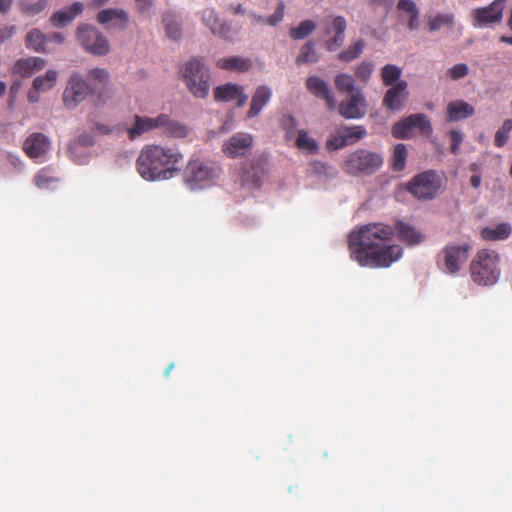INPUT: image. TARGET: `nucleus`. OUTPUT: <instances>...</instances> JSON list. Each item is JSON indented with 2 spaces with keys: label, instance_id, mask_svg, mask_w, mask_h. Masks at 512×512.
<instances>
[{
  "label": "nucleus",
  "instance_id": "obj_21",
  "mask_svg": "<svg viewBox=\"0 0 512 512\" xmlns=\"http://www.w3.org/2000/svg\"><path fill=\"white\" fill-rule=\"evenodd\" d=\"M162 128L167 137L183 139L189 136L190 129L184 123L171 119L169 115L161 113L157 116V129Z\"/></svg>",
  "mask_w": 512,
  "mask_h": 512
},
{
  "label": "nucleus",
  "instance_id": "obj_37",
  "mask_svg": "<svg viewBox=\"0 0 512 512\" xmlns=\"http://www.w3.org/2000/svg\"><path fill=\"white\" fill-rule=\"evenodd\" d=\"M163 24L169 38L177 40L182 35L180 23L173 14L167 13L163 16Z\"/></svg>",
  "mask_w": 512,
  "mask_h": 512
},
{
  "label": "nucleus",
  "instance_id": "obj_39",
  "mask_svg": "<svg viewBox=\"0 0 512 512\" xmlns=\"http://www.w3.org/2000/svg\"><path fill=\"white\" fill-rule=\"evenodd\" d=\"M316 28V24L312 20H304L297 27L291 28L289 35L294 40L304 39L310 35Z\"/></svg>",
  "mask_w": 512,
  "mask_h": 512
},
{
  "label": "nucleus",
  "instance_id": "obj_11",
  "mask_svg": "<svg viewBox=\"0 0 512 512\" xmlns=\"http://www.w3.org/2000/svg\"><path fill=\"white\" fill-rule=\"evenodd\" d=\"M90 82L91 95L95 97L98 105L107 103L113 96L110 85V73L105 68H92L87 73Z\"/></svg>",
  "mask_w": 512,
  "mask_h": 512
},
{
  "label": "nucleus",
  "instance_id": "obj_24",
  "mask_svg": "<svg viewBox=\"0 0 512 512\" xmlns=\"http://www.w3.org/2000/svg\"><path fill=\"white\" fill-rule=\"evenodd\" d=\"M347 22L343 16H335L332 18L330 25L326 26L325 34L335 32V35L326 42V48L332 52L337 50L344 43V32Z\"/></svg>",
  "mask_w": 512,
  "mask_h": 512
},
{
  "label": "nucleus",
  "instance_id": "obj_38",
  "mask_svg": "<svg viewBox=\"0 0 512 512\" xmlns=\"http://www.w3.org/2000/svg\"><path fill=\"white\" fill-rule=\"evenodd\" d=\"M402 74L401 68L394 64H387L382 68L381 78L383 84L386 86H393L396 84Z\"/></svg>",
  "mask_w": 512,
  "mask_h": 512
},
{
  "label": "nucleus",
  "instance_id": "obj_54",
  "mask_svg": "<svg viewBox=\"0 0 512 512\" xmlns=\"http://www.w3.org/2000/svg\"><path fill=\"white\" fill-rule=\"evenodd\" d=\"M16 32L15 25H5L0 28V44L10 39Z\"/></svg>",
  "mask_w": 512,
  "mask_h": 512
},
{
  "label": "nucleus",
  "instance_id": "obj_64",
  "mask_svg": "<svg viewBox=\"0 0 512 512\" xmlns=\"http://www.w3.org/2000/svg\"><path fill=\"white\" fill-rule=\"evenodd\" d=\"M12 1L13 0H0V12L6 13L9 10Z\"/></svg>",
  "mask_w": 512,
  "mask_h": 512
},
{
  "label": "nucleus",
  "instance_id": "obj_4",
  "mask_svg": "<svg viewBox=\"0 0 512 512\" xmlns=\"http://www.w3.org/2000/svg\"><path fill=\"white\" fill-rule=\"evenodd\" d=\"M383 155L359 148L348 154L342 163V170L351 176L372 175L383 165Z\"/></svg>",
  "mask_w": 512,
  "mask_h": 512
},
{
  "label": "nucleus",
  "instance_id": "obj_8",
  "mask_svg": "<svg viewBox=\"0 0 512 512\" xmlns=\"http://www.w3.org/2000/svg\"><path fill=\"white\" fill-rule=\"evenodd\" d=\"M472 245L468 242L462 244L448 243L438 254V266L450 275H456L467 262Z\"/></svg>",
  "mask_w": 512,
  "mask_h": 512
},
{
  "label": "nucleus",
  "instance_id": "obj_5",
  "mask_svg": "<svg viewBox=\"0 0 512 512\" xmlns=\"http://www.w3.org/2000/svg\"><path fill=\"white\" fill-rule=\"evenodd\" d=\"M183 78L189 91L198 98H206L210 89V73L201 58H193L183 67Z\"/></svg>",
  "mask_w": 512,
  "mask_h": 512
},
{
  "label": "nucleus",
  "instance_id": "obj_31",
  "mask_svg": "<svg viewBox=\"0 0 512 512\" xmlns=\"http://www.w3.org/2000/svg\"><path fill=\"white\" fill-rule=\"evenodd\" d=\"M48 43V36L43 34L38 29H32L26 35V46L32 48L37 52H47L46 44Z\"/></svg>",
  "mask_w": 512,
  "mask_h": 512
},
{
  "label": "nucleus",
  "instance_id": "obj_12",
  "mask_svg": "<svg viewBox=\"0 0 512 512\" xmlns=\"http://www.w3.org/2000/svg\"><path fill=\"white\" fill-rule=\"evenodd\" d=\"M91 94L89 83L78 73L70 76L64 89L62 99L67 109H74Z\"/></svg>",
  "mask_w": 512,
  "mask_h": 512
},
{
  "label": "nucleus",
  "instance_id": "obj_20",
  "mask_svg": "<svg viewBox=\"0 0 512 512\" xmlns=\"http://www.w3.org/2000/svg\"><path fill=\"white\" fill-rule=\"evenodd\" d=\"M307 90L319 99H323L328 110L336 108V99L328 83L318 76H310L305 82Z\"/></svg>",
  "mask_w": 512,
  "mask_h": 512
},
{
  "label": "nucleus",
  "instance_id": "obj_52",
  "mask_svg": "<svg viewBox=\"0 0 512 512\" xmlns=\"http://www.w3.org/2000/svg\"><path fill=\"white\" fill-rule=\"evenodd\" d=\"M280 125H281L282 129L287 132V134H292L293 131L296 129L297 123L293 116L284 115L280 119Z\"/></svg>",
  "mask_w": 512,
  "mask_h": 512
},
{
  "label": "nucleus",
  "instance_id": "obj_46",
  "mask_svg": "<svg viewBox=\"0 0 512 512\" xmlns=\"http://www.w3.org/2000/svg\"><path fill=\"white\" fill-rule=\"evenodd\" d=\"M14 73L27 78L34 74L32 57L19 59L14 66Z\"/></svg>",
  "mask_w": 512,
  "mask_h": 512
},
{
  "label": "nucleus",
  "instance_id": "obj_28",
  "mask_svg": "<svg viewBox=\"0 0 512 512\" xmlns=\"http://www.w3.org/2000/svg\"><path fill=\"white\" fill-rule=\"evenodd\" d=\"M216 66L228 71L246 72L251 68V61L247 58L231 56L220 58L217 60Z\"/></svg>",
  "mask_w": 512,
  "mask_h": 512
},
{
  "label": "nucleus",
  "instance_id": "obj_15",
  "mask_svg": "<svg viewBox=\"0 0 512 512\" xmlns=\"http://www.w3.org/2000/svg\"><path fill=\"white\" fill-rule=\"evenodd\" d=\"M254 138L251 134L238 132L224 141L222 152L231 159L245 157L253 146Z\"/></svg>",
  "mask_w": 512,
  "mask_h": 512
},
{
  "label": "nucleus",
  "instance_id": "obj_48",
  "mask_svg": "<svg viewBox=\"0 0 512 512\" xmlns=\"http://www.w3.org/2000/svg\"><path fill=\"white\" fill-rule=\"evenodd\" d=\"M468 72H469L468 66L464 63H459V64H456L453 67H451L447 71V74L449 75V77L452 80H458V79L465 77L468 74Z\"/></svg>",
  "mask_w": 512,
  "mask_h": 512
},
{
  "label": "nucleus",
  "instance_id": "obj_13",
  "mask_svg": "<svg viewBox=\"0 0 512 512\" xmlns=\"http://www.w3.org/2000/svg\"><path fill=\"white\" fill-rule=\"evenodd\" d=\"M506 1L494 0L488 6L475 8L472 11L473 26L482 28L501 22Z\"/></svg>",
  "mask_w": 512,
  "mask_h": 512
},
{
  "label": "nucleus",
  "instance_id": "obj_42",
  "mask_svg": "<svg viewBox=\"0 0 512 512\" xmlns=\"http://www.w3.org/2000/svg\"><path fill=\"white\" fill-rule=\"evenodd\" d=\"M259 166L260 162L257 161H248L243 163L242 165V173H243V179L245 181H250L253 183H256L260 178V172H259Z\"/></svg>",
  "mask_w": 512,
  "mask_h": 512
},
{
  "label": "nucleus",
  "instance_id": "obj_45",
  "mask_svg": "<svg viewBox=\"0 0 512 512\" xmlns=\"http://www.w3.org/2000/svg\"><path fill=\"white\" fill-rule=\"evenodd\" d=\"M454 21L453 14H437L429 19L428 27L431 32L439 30L444 25H452Z\"/></svg>",
  "mask_w": 512,
  "mask_h": 512
},
{
  "label": "nucleus",
  "instance_id": "obj_29",
  "mask_svg": "<svg viewBox=\"0 0 512 512\" xmlns=\"http://www.w3.org/2000/svg\"><path fill=\"white\" fill-rule=\"evenodd\" d=\"M512 233V226L509 223H500L496 227H485L481 230V237L488 241L507 239Z\"/></svg>",
  "mask_w": 512,
  "mask_h": 512
},
{
  "label": "nucleus",
  "instance_id": "obj_53",
  "mask_svg": "<svg viewBox=\"0 0 512 512\" xmlns=\"http://www.w3.org/2000/svg\"><path fill=\"white\" fill-rule=\"evenodd\" d=\"M284 17V4L281 2L276 8L275 12L267 18V23L271 26L281 22Z\"/></svg>",
  "mask_w": 512,
  "mask_h": 512
},
{
  "label": "nucleus",
  "instance_id": "obj_57",
  "mask_svg": "<svg viewBox=\"0 0 512 512\" xmlns=\"http://www.w3.org/2000/svg\"><path fill=\"white\" fill-rule=\"evenodd\" d=\"M312 166H313V169L316 172L325 173V174H328L330 169H331V167L327 163H324V162H321V161L313 162Z\"/></svg>",
  "mask_w": 512,
  "mask_h": 512
},
{
  "label": "nucleus",
  "instance_id": "obj_3",
  "mask_svg": "<svg viewBox=\"0 0 512 512\" xmlns=\"http://www.w3.org/2000/svg\"><path fill=\"white\" fill-rule=\"evenodd\" d=\"M472 280L478 285H493L500 276L499 255L493 250L482 249L470 263Z\"/></svg>",
  "mask_w": 512,
  "mask_h": 512
},
{
  "label": "nucleus",
  "instance_id": "obj_27",
  "mask_svg": "<svg viewBox=\"0 0 512 512\" xmlns=\"http://www.w3.org/2000/svg\"><path fill=\"white\" fill-rule=\"evenodd\" d=\"M447 120L457 122L471 117L474 114V108L464 100L452 101L447 105Z\"/></svg>",
  "mask_w": 512,
  "mask_h": 512
},
{
  "label": "nucleus",
  "instance_id": "obj_60",
  "mask_svg": "<svg viewBox=\"0 0 512 512\" xmlns=\"http://www.w3.org/2000/svg\"><path fill=\"white\" fill-rule=\"evenodd\" d=\"M32 61L34 73L42 70L46 65V61L40 57H32Z\"/></svg>",
  "mask_w": 512,
  "mask_h": 512
},
{
  "label": "nucleus",
  "instance_id": "obj_30",
  "mask_svg": "<svg viewBox=\"0 0 512 512\" xmlns=\"http://www.w3.org/2000/svg\"><path fill=\"white\" fill-rule=\"evenodd\" d=\"M339 131L347 146L355 144L367 135V131L362 125L345 126Z\"/></svg>",
  "mask_w": 512,
  "mask_h": 512
},
{
  "label": "nucleus",
  "instance_id": "obj_61",
  "mask_svg": "<svg viewBox=\"0 0 512 512\" xmlns=\"http://www.w3.org/2000/svg\"><path fill=\"white\" fill-rule=\"evenodd\" d=\"M138 9L142 12L148 11L152 7V0H135Z\"/></svg>",
  "mask_w": 512,
  "mask_h": 512
},
{
  "label": "nucleus",
  "instance_id": "obj_23",
  "mask_svg": "<svg viewBox=\"0 0 512 512\" xmlns=\"http://www.w3.org/2000/svg\"><path fill=\"white\" fill-rule=\"evenodd\" d=\"M96 19L99 24H111L114 28L125 30L128 26L129 15L124 9L109 8L99 11Z\"/></svg>",
  "mask_w": 512,
  "mask_h": 512
},
{
  "label": "nucleus",
  "instance_id": "obj_63",
  "mask_svg": "<svg viewBox=\"0 0 512 512\" xmlns=\"http://www.w3.org/2000/svg\"><path fill=\"white\" fill-rule=\"evenodd\" d=\"M470 184L473 188H478L481 185V176L479 174H474L470 178Z\"/></svg>",
  "mask_w": 512,
  "mask_h": 512
},
{
  "label": "nucleus",
  "instance_id": "obj_18",
  "mask_svg": "<svg viewBox=\"0 0 512 512\" xmlns=\"http://www.w3.org/2000/svg\"><path fill=\"white\" fill-rule=\"evenodd\" d=\"M50 146V140L45 134L32 133L23 142L22 149L29 158L35 160L45 157Z\"/></svg>",
  "mask_w": 512,
  "mask_h": 512
},
{
  "label": "nucleus",
  "instance_id": "obj_49",
  "mask_svg": "<svg viewBox=\"0 0 512 512\" xmlns=\"http://www.w3.org/2000/svg\"><path fill=\"white\" fill-rule=\"evenodd\" d=\"M448 134L451 140L450 151L453 154H457L459 146L463 141V135L458 130H450Z\"/></svg>",
  "mask_w": 512,
  "mask_h": 512
},
{
  "label": "nucleus",
  "instance_id": "obj_9",
  "mask_svg": "<svg viewBox=\"0 0 512 512\" xmlns=\"http://www.w3.org/2000/svg\"><path fill=\"white\" fill-rule=\"evenodd\" d=\"M76 38L79 45L87 53L95 56H105L110 52L109 40L92 25H80L76 32Z\"/></svg>",
  "mask_w": 512,
  "mask_h": 512
},
{
  "label": "nucleus",
  "instance_id": "obj_17",
  "mask_svg": "<svg viewBox=\"0 0 512 512\" xmlns=\"http://www.w3.org/2000/svg\"><path fill=\"white\" fill-rule=\"evenodd\" d=\"M201 19L203 24L211 31V33L226 41L232 39V27L226 21L219 18L216 11L212 8H207L202 11Z\"/></svg>",
  "mask_w": 512,
  "mask_h": 512
},
{
  "label": "nucleus",
  "instance_id": "obj_14",
  "mask_svg": "<svg viewBox=\"0 0 512 512\" xmlns=\"http://www.w3.org/2000/svg\"><path fill=\"white\" fill-rule=\"evenodd\" d=\"M119 128L127 134L129 140L134 141L145 133L157 129V116L151 118L134 114L130 119L124 120Z\"/></svg>",
  "mask_w": 512,
  "mask_h": 512
},
{
  "label": "nucleus",
  "instance_id": "obj_55",
  "mask_svg": "<svg viewBox=\"0 0 512 512\" xmlns=\"http://www.w3.org/2000/svg\"><path fill=\"white\" fill-rule=\"evenodd\" d=\"M91 130L94 132V133H97V134H102V135H108L110 133H112V129L103 124V123H94L92 126H91Z\"/></svg>",
  "mask_w": 512,
  "mask_h": 512
},
{
  "label": "nucleus",
  "instance_id": "obj_59",
  "mask_svg": "<svg viewBox=\"0 0 512 512\" xmlns=\"http://www.w3.org/2000/svg\"><path fill=\"white\" fill-rule=\"evenodd\" d=\"M48 42H56L58 44H62L65 41V36L59 32H53L48 34Z\"/></svg>",
  "mask_w": 512,
  "mask_h": 512
},
{
  "label": "nucleus",
  "instance_id": "obj_56",
  "mask_svg": "<svg viewBox=\"0 0 512 512\" xmlns=\"http://www.w3.org/2000/svg\"><path fill=\"white\" fill-rule=\"evenodd\" d=\"M419 14H420V12L418 11L412 15H409V20H408L409 30L415 31V30L419 29V26H420Z\"/></svg>",
  "mask_w": 512,
  "mask_h": 512
},
{
  "label": "nucleus",
  "instance_id": "obj_6",
  "mask_svg": "<svg viewBox=\"0 0 512 512\" xmlns=\"http://www.w3.org/2000/svg\"><path fill=\"white\" fill-rule=\"evenodd\" d=\"M442 178L434 170L415 175L406 185V190L418 200H432L442 188Z\"/></svg>",
  "mask_w": 512,
  "mask_h": 512
},
{
  "label": "nucleus",
  "instance_id": "obj_51",
  "mask_svg": "<svg viewBox=\"0 0 512 512\" xmlns=\"http://www.w3.org/2000/svg\"><path fill=\"white\" fill-rule=\"evenodd\" d=\"M397 8L400 11L408 13V15H412L419 11L415 2L412 0H399L397 3Z\"/></svg>",
  "mask_w": 512,
  "mask_h": 512
},
{
  "label": "nucleus",
  "instance_id": "obj_40",
  "mask_svg": "<svg viewBox=\"0 0 512 512\" xmlns=\"http://www.w3.org/2000/svg\"><path fill=\"white\" fill-rule=\"evenodd\" d=\"M365 43L363 40H358L351 46L339 53L338 59L342 62L349 63L360 56L363 51Z\"/></svg>",
  "mask_w": 512,
  "mask_h": 512
},
{
  "label": "nucleus",
  "instance_id": "obj_43",
  "mask_svg": "<svg viewBox=\"0 0 512 512\" xmlns=\"http://www.w3.org/2000/svg\"><path fill=\"white\" fill-rule=\"evenodd\" d=\"M374 71V64L371 61L361 62L355 69V78L363 84H367Z\"/></svg>",
  "mask_w": 512,
  "mask_h": 512
},
{
  "label": "nucleus",
  "instance_id": "obj_33",
  "mask_svg": "<svg viewBox=\"0 0 512 512\" xmlns=\"http://www.w3.org/2000/svg\"><path fill=\"white\" fill-rule=\"evenodd\" d=\"M49 4V0H20V11L27 16H35L44 11Z\"/></svg>",
  "mask_w": 512,
  "mask_h": 512
},
{
  "label": "nucleus",
  "instance_id": "obj_47",
  "mask_svg": "<svg viewBox=\"0 0 512 512\" xmlns=\"http://www.w3.org/2000/svg\"><path fill=\"white\" fill-rule=\"evenodd\" d=\"M510 122L504 121L503 125L497 130L495 134L494 144L496 147H503L508 141V133Z\"/></svg>",
  "mask_w": 512,
  "mask_h": 512
},
{
  "label": "nucleus",
  "instance_id": "obj_25",
  "mask_svg": "<svg viewBox=\"0 0 512 512\" xmlns=\"http://www.w3.org/2000/svg\"><path fill=\"white\" fill-rule=\"evenodd\" d=\"M83 10V3L75 2L70 7L54 12L50 17V22L54 27L63 28L80 15Z\"/></svg>",
  "mask_w": 512,
  "mask_h": 512
},
{
  "label": "nucleus",
  "instance_id": "obj_16",
  "mask_svg": "<svg viewBox=\"0 0 512 512\" xmlns=\"http://www.w3.org/2000/svg\"><path fill=\"white\" fill-rule=\"evenodd\" d=\"M367 101L361 90L350 94L347 100L338 105L339 114L346 119H360L366 114Z\"/></svg>",
  "mask_w": 512,
  "mask_h": 512
},
{
  "label": "nucleus",
  "instance_id": "obj_41",
  "mask_svg": "<svg viewBox=\"0 0 512 512\" xmlns=\"http://www.w3.org/2000/svg\"><path fill=\"white\" fill-rule=\"evenodd\" d=\"M318 61V55L312 42L305 43L296 58V63L302 65L305 63H315Z\"/></svg>",
  "mask_w": 512,
  "mask_h": 512
},
{
  "label": "nucleus",
  "instance_id": "obj_19",
  "mask_svg": "<svg viewBox=\"0 0 512 512\" xmlns=\"http://www.w3.org/2000/svg\"><path fill=\"white\" fill-rule=\"evenodd\" d=\"M214 99L217 102H230L236 101L237 107L245 105L248 97L244 93V88L241 85L235 83H226L217 86L214 91Z\"/></svg>",
  "mask_w": 512,
  "mask_h": 512
},
{
  "label": "nucleus",
  "instance_id": "obj_62",
  "mask_svg": "<svg viewBox=\"0 0 512 512\" xmlns=\"http://www.w3.org/2000/svg\"><path fill=\"white\" fill-rule=\"evenodd\" d=\"M40 92L41 91L35 90V88L32 87V89L29 90L28 95H27L29 102H31V103L38 102L40 99V95H39Z\"/></svg>",
  "mask_w": 512,
  "mask_h": 512
},
{
  "label": "nucleus",
  "instance_id": "obj_2",
  "mask_svg": "<svg viewBox=\"0 0 512 512\" xmlns=\"http://www.w3.org/2000/svg\"><path fill=\"white\" fill-rule=\"evenodd\" d=\"M183 154L173 146L147 144L136 160L137 171L148 181L168 180L180 170Z\"/></svg>",
  "mask_w": 512,
  "mask_h": 512
},
{
  "label": "nucleus",
  "instance_id": "obj_44",
  "mask_svg": "<svg viewBox=\"0 0 512 512\" xmlns=\"http://www.w3.org/2000/svg\"><path fill=\"white\" fill-rule=\"evenodd\" d=\"M33 181L38 188L49 189L58 182V178L50 175L48 170L42 169L34 176Z\"/></svg>",
  "mask_w": 512,
  "mask_h": 512
},
{
  "label": "nucleus",
  "instance_id": "obj_34",
  "mask_svg": "<svg viewBox=\"0 0 512 512\" xmlns=\"http://www.w3.org/2000/svg\"><path fill=\"white\" fill-rule=\"evenodd\" d=\"M407 148L404 144L399 143L394 147L393 154L390 160L391 168L396 172H401L406 167Z\"/></svg>",
  "mask_w": 512,
  "mask_h": 512
},
{
  "label": "nucleus",
  "instance_id": "obj_26",
  "mask_svg": "<svg viewBox=\"0 0 512 512\" xmlns=\"http://www.w3.org/2000/svg\"><path fill=\"white\" fill-rule=\"evenodd\" d=\"M272 96L271 89L268 86L262 85L257 87L252 96L250 108L247 112L248 118L256 117L263 107L270 101Z\"/></svg>",
  "mask_w": 512,
  "mask_h": 512
},
{
  "label": "nucleus",
  "instance_id": "obj_1",
  "mask_svg": "<svg viewBox=\"0 0 512 512\" xmlns=\"http://www.w3.org/2000/svg\"><path fill=\"white\" fill-rule=\"evenodd\" d=\"M395 233L400 241L409 246L421 243L424 238L415 227L402 221H397L395 227L384 223H369L350 232L348 247L351 258L363 267H389L403 254L401 246L386 245Z\"/></svg>",
  "mask_w": 512,
  "mask_h": 512
},
{
  "label": "nucleus",
  "instance_id": "obj_36",
  "mask_svg": "<svg viewBox=\"0 0 512 512\" xmlns=\"http://www.w3.org/2000/svg\"><path fill=\"white\" fill-rule=\"evenodd\" d=\"M296 147L310 154L318 152L319 145L314 138L309 137L305 130H299L296 138Z\"/></svg>",
  "mask_w": 512,
  "mask_h": 512
},
{
  "label": "nucleus",
  "instance_id": "obj_10",
  "mask_svg": "<svg viewBox=\"0 0 512 512\" xmlns=\"http://www.w3.org/2000/svg\"><path fill=\"white\" fill-rule=\"evenodd\" d=\"M413 129H419L420 133L430 136L433 129L429 118L422 113L412 114L392 127V135L397 139H408Z\"/></svg>",
  "mask_w": 512,
  "mask_h": 512
},
{
  "label": "nucleus",
  "instance_id": "obj_58",
  "mask_svg": "<svg viewBox=\"0 0 512 512\" xmlns=\"http://www.w3.org/2000/svg\"><path fill=\"white\" fill-rule=\"evenodd\" d=\"M77 142L83 146H92L95 141L91 135L81 134L77 137Z\"/></svg>",
  "mask_w": 512,
  "mask_h": 512
},
{
  "label": "nucleus",
  "instance_id": "obj_32",
  "mask_svg": "<svg viewBox=\"0 0 512 512\" xmlns=\"http://www.w3.org/2000/svg\"><path fill=\"white\" fill-rule=\"evenodd\" d=\"M58 73L55 70H48L45 75L37 76L33 80L35 90L46 92L54 88L57 82Z\"/></svg>",
  "mask_w": 512,
  "mask_h": 512
},
{
  "label": "nucleus",
  "instance_id": "obj_50",
  "mask_svg": "<svg viewBox=\"0 0 512 512\" xmlns=\"http://www.w3.org/2000/svg\"><path fill=\"white\" fill-rule=\"evenodd\" d=\"M346 143L343 140V137L340 133V131L337 132L336 135L332 136L330 139L326 142V147L328 150H339L343 147H346Z\"/></svg>",
  "mask_w": 512,
  "mask_h": 512
},
{
  "label": "nucleus",
  "instance_id": "obj_7",
  "mask_svg": "<svg viewBox=\"0 0 512 512\" xmlns=\"http://www.w3.org/2000/svg\"><path fill=\"white\" fill-rule=\"evenodd\" d=\"M218 170V167L209 161L192 159L184 170V180L191 189H203L214 182Z\"/></svg>",
  "mask_w": 512,
  "mask_h": 512
},
{
  "label": "nucleus",
  "instance_id": "obj_35",
  "mask_svg": "<svg viewBox=\"0 0 512 512\" xmlns=\"http://www.w3.org/2000/svg\"><path fill=\"white\" fill-rule=\"evenodd\" d=\"M356 79L347 73H339L334 78V84L339 93L352 94L359 89L355 87Z\"/></svg>",
  "mask_w": 512,
  "mask_h": 512
},
{
  "label": "nucleus",
  "instance_id": "obj_22",
  "mask_svg": "<svg viewBox=\"0 0 512 512\" xmlns=\"http://www.w3.org/2000/svg\"><path fill=\"white\" fill-rule=\"evenodd\" d=\"M408 84L405 80L398 81L391 86L385 93L383 98V106L391 111L400 110L403 101L407 98Z\"/></svg>",
  "mask_w": 512,
  "mask_h": 512
}]
</instances>
